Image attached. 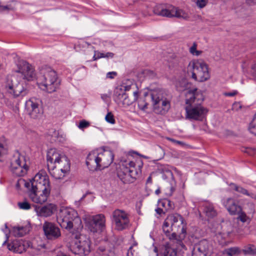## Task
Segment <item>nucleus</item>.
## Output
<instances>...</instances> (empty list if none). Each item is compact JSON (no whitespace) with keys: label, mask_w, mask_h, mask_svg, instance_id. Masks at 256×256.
Masks as SVG:
<instances>
[{"label":"nucleus","mask_w":256,"mask_h":256,"mask_svg":"<svg viewBox=\"0 0 256 256\" xmlns=\"http://www.w3.org/2000/svg\"><path fill=\"white\" fill-rule=\"evenodd\" d=\"M21 184L30 189L29 196L34 202L42 204L47 200L50 194V186L48 176L46 174L38 173L32 180L29 182L20 179L16 186Z\"/></svg>","instance_id":"obj_1"},{"label":"nucleus","mask_w":256,"mask_h":256,"mask_svg":"<svg viewBox=\"0 0 256 256\" xmlns=\"http://www.w3.org/2000/svg\"><path fill=\"white\" fill-rule=\"evenodd\" d=\"M185 108L187 119L191 120L202 121L205 118L208 110L202 106L204 97L196 88L188 90L186 93Z\"/></svg>","instance_id":"obj_2"},{"label":"nucleus","mask_w":256,"mask_h":256,"mask_svg":"<svg viewBox=\"0 0 256 256\" xmlns=\"http://www.w3.org/2000/svg\"><path fill=\"white\" fill-rule=\"evenodd\" d=\"M37 84L42 90L52 93L58 88L60 82L56 72L51 68L44 66L36 76Z\"/></svg>","instance_id":"obj_3"},{"label":"nucleus","mask_w":256,"mask_h":256,"mask_svg":"<svg viewBox=\"0 0 256 256\" xmlns=\"http://www.w3.org/2000/svg\"><path fill=\"white\" fill-rule=\"evenodd\" d=\"M57 220L62 228L66 230H70L74 228L79 230L83 228L81 219L77 212L71 208L61 207Z\"/></svg>","instance_id":"obj_4"},{"label":"nucleus","mask_w":256,"mask_h":256,"mask_svg":"<svg viewBox=\"0 0 256 256\" xmlns=\"http://www.w3.org/2000/svg\"><path fill=\"white\" fill-rule=\"evenodd\" d=\"M186 222L184 218L180 214L176 213L169 214L164 222L162 230L166 234H169L172 232V236L177 234H185L186 231Z\"/></svg>","instance_id":"obj_5"},{"label":"nucleus","mask_w":256,"mask_h":256,"mask_svg":"<svg viewBox=\"0 0 256 256\" xmlns=\"http://www.w3.org/2000/svg\"><path fill=\"white\" fill-rule=\"evenodd\" d=\"M68 246L72 253L80 256H86L91 251L92 242L89 237L80 234L76 236L75 239L72 240Z\"/></svg>","instance_id":"obj_6"},{"label":"nucleus","mask_w":256,"mask_h":256,"mask_svg":"<svg viewBox=\"0 0 256 256\" xmlns=\"http://www.w3.org/2000/svg\"><path fill=\"white\" fill-rule=\"evenodd\" d=\"M188 72L196 81L203 82L210 78L208 65L197 60L190 61L187 68Z\"/></svg>","instance_id":"obj_7"},{"label":"nucleus","mask_w":256,"mask_h":256,"mask_svg":"<svg viewBox=\"0 0 256 256\" xmlns=\"http://www.w3.org/2000/svg\"><path fill=\"white\" fill-rule=\"evenodd\" d=\"M135 166L136 164L132 161L120 166V170L118 172V176L124 183L132 182L136 176L141 174L142 162H140L138 164V169H136Z\"/></svg>","instance_id":"obj_8"},{"label":"nucleus","mask_w":256,"mask_h":256,"mask_svg":"<svg viewBox=\"0 0 256 256\" xmlns=\"http://www.w3.org/2000/svg\"><path fill=\"white\" fill-rule=\"evenodd\" d=\"M5 88L7 93L14 98L24 96L28 92L26 84L18 82L14 76L7 78Z\"/></svg>","instance_id":"obj_9"},{"label":"nucleus","mask_w":256,"mask_h":256,"mask_svg":"<svg viewBox=\"0 0 256 256\" xmlns=\"http://www.w3.org/2000/svg\"><path fill=\"white\" fill-rule=\"evenodd\" d=\"M154 14L167 18L176 17L187 20L189 18L188 14L183 10L179 9L172 5H158L154 8Z\"/></svg>","instance_id":"obj_10"},{"label":"nucleus","mask_w":256,"mask_h":256,"mask_svg":"<svg viewBox=\"0 0 256 256\" xmlns=\"http://www.w3.org/2000/svg\"><path fill=\"white\" fill-rule=\"evenodd\" d=\"M154 110L156 113L166 114L170 107V101L164 98L161 92L154 91L151 94Z\"/></svg>","instance_id":"obj_11"},{"label":"nucleus","mask_w":256,"mask_h":256,"mask_svg":"<svg viewBox=\"0 0 256 256\" xmlns=\"http://www.w3.org/2000/svg\"><path fill=\"white\" fill-rule=\"evenodd\" d=\"M28 168L25 156L18 153L11 162L10 168L12 172L18 176H23L26 174Z\"/></svg>","instance_id":"obj_12"},{"label":"nucleus","mask_w":256,"mask_h":256,"mask_svg":"<svg viewBox=\"0 0 256 256\" xmlns=\"http://www.w3.org/2000/svg\"><path fill=\"white\" fill-rule=\"evenodd\" d=\"M106 218L102 214L90 216L86 221V226L92 232H102L105 228Z\"/></svg>","instance_id":"obj_13"},{"label":"nucleus","mask_w":256,"mask_h":256,"mask_svg":"<svg viewBox=\"0 0 256 256\" xmlns=\"http://www.w3.org/2000/svg\"><path fill=\"white\" fill-rule=\"evenodd\" d=\"M41 100L35 98H32L25 102V110L31 118H38L42 114L40 107Z\"/></svg>","instance_id":"obj_14"},{"label":"nucleus","mask_w":256,"mask_h":256,"mask_svg":"<svg viewBox=\"0 0 256 256\" xmlns=\"http://www.w3.org/2000/svg\"><path fill=\"white\" fill-rule=\"evenodd\" d=\"M112 216L117 230H122L128 226L130 220L128 214L124 211L116 210L113 212Z\"/></svg>","instance_id":"obj_15"},{"label":"nucleus","mask_w":256,"mask_h":256,"mask_svg":"<svg viewBox=\"0 0 256 256\" xmlns=\"http://www.w3.org/2000/svg\"><path fill=\"white\" fill-rule=\"evenodd\" d=\"M211 246L206 240H200L194 245L192 256H210Z\"/></svg>","instance_id":"obj_16"},{"label":"nucleus","mask_w":256,"mask_h":256,"mask_svg":"<svg viewBox=\"0 0 256 256\" xmlns=\"http://www.w3.org/2000/svg\"><path fill=\"white\" fill-rule=\"evenodd\" d=\"M43 230L46 238L49 240L58 238L60 236V228L50 222H45L43 225Z\"/></svg>","instance_id":"obj_17"},{"label":"nucleus","mask_w":256,"mask_h":256,"mask_svg":"<svg viewBox=\"0 0 256 256\" xmlns=\"http://www.w3.org/2000/svg\"><path fill=\"white\" fill-rule=\"evenodd\" d=\"M222 204L231 215H236L242 210V208L232 198H224Z\"/></svg>","instance_id":"obj_18"},{"label":"nucleus","mask_w":256,"mask_h":256,"mask_svg":"<svg viewBox=\"0 0 256 256\" xmlns=\"http://www.w3.org/2000/svg\"><path fill=\"white\" fill-rule=\"evenodd\" d=\"M18 72L22 74L24 79L31 80L35 76L34 68L28 62H24L20 64Z\"/></svg>","instance_id":"obj_19"},{"label":"nucleus","mask_w":256,"mask_h":256,"mask_svg":"<svg viewBox=\"0 0 256 256\" xmlns=\"http://www.w3.org/2000/svg\"><path fill=\"white\" fill-rule=\"evenodd\" d=\"M62 156L59 154L55 149L50 150L47 153V166L48 169L56 167Z\"/></svg>","instance_id":"obj_20"},{"label":"nucleus","mask_w":256,"mask_h":256,"mask_svg":"<svg viewBox=\"0 0 256 256\" xmlns=\"http://www.w3.org/2000/svg\"><path fill=\"white\" fill-rule=\"evenodd\" d=\"M98 154L100 170L108 168L114 160V155L111 151L104 152Z\"/></svg>","instance_id":"obj_21"},{"label":"nucleus","mask_w":256,"mask_h":256,"mask_svg":"<svg viewBox=\"0 0 256 256\" xmlns=\"http://www.w3.org/2000/svg\"><path fill=\"white\" fill-rule=\"evenodd\" d=\"M86 164L90 170H100L99 154L96 152H92L88 156Z\"/></svg>","instance_id":"obj_22"},{"label":"nucleus","mask_w":256,"mask_h":256,"mask_svg":"<svg viewBox=\"0 0 256 256\" xmlns=\"http://www.w3.org/2000/svg\"><path fill=\"white\" fill-rule=\"evenodd\" d=\"M8 248L14 252L22 254L26 250L27 245L22 240H14L12 242L8 244Z\"/></svg>","instance_id":"obj_23"},{"label":"nucleus","mask_w":256,"mask_h":256,"mask_svg":"<svg viewBox=\"0 0 256 256\" xmlns=\"http://www.w3.org/2000/svg\"><path fill=\"white\" fill-rule=\"evenodd\" d=\"M36 212L39 216L48 217L54 213L56 210L55 205L50 204L42 207L36 208Z\"/></svg>","instance_id":"obj_24"},{"label":"nucleus","mask_w":256,"mask_h":256,"mask_svg":"<svg viewBox=\"0 0 256 256\" xmlns=\"http://www.w3.org/2000/svg\"><path fill=\"white\" fill-rule=\"evenodd\" d=\"M59 170L63 173L66 174L70 170V162L68 158L62 156L59 162L57 164Z\"/></svg>","instance_id":"obj_25"},{"label":"nucleus","mask_w":256,"mask_h":256,"mask_svg":"<svg viewBox=\"0 0 256 256\" xmlns=\"http://www.w3.org/2000/svg\"><path fill=\"white\" fill-rule=\"evenodd\" d=\"M30 230L28 226H14L12 233L15 236L22 237L28 234Z\"/></svg>","instance_id":"obj_26"},{"label":"nucleus","mask_w":256,"mask_h":256,"mask_svg":"<svg viewBox=\"0 0 256 256\" xmlns=\"http://www.w3.org/2000/svg\"><path fill=\"white\" fill-rule=\"evenodd\" d=\"M204 211L206 216L210 218H212L217 215V212L212 204H206L204 206Z\"/></svg>","instance_id":"obj_27"},{"label":"nucleus","mask_w":256,"mask_h":256,"mask_svg":"<svg viewBox=\"0 0 256 256\" xmlns=\"http://www.w3.org/2000/svg\"><path fill=\"white\" fill-rule=\"evenodd\" d=\"M241 252L242 250L238 247L234 246L224 250L222 254L224 256H238Z\"/></svg>","instance_id":"obj_28"},{"label":"nucleus","mask_w":256,"mask_h":256,"mask_svg":"<svg viewBox=\"0 0 256 256\" xmlns=\"http://www.w3.org/2000/svg\"><path fill=\"white\" fill-rule=\"evenodd\" d=\"M242 252L244 255L256 256V246L253 244H248L244 246Z\"/></svg>","instance_id":"obj_29"},{"label":"nucleus","mask_w":256,"mask_h":256,"mask_svg":"<svg viewBox=\"0 0 256 256\" xmlns=\"http://www.w3.org/2000/svg\"><path fill=\"white\" fill-rule=\"evenodd\" d=\"M99 256H114V251L112 249H106L104 246H100L96 250Z\"/></svg>","instance_id":"obj_30"},{"label":"nucleus","mask_w":256,"mask_h":256,"mask_svg":"<svg viewBox=\"0 0 256 256\" xmlns=\"http://www.w3.org/2000/svg\"><path fill=\"white\" fill-rule=\"evenodd\" d=\"M120 92H119L118 90L116 92L114 100L118 104L122 105L123 102H124V100L126 98L128 94L122 92L121 90Z\"/></svg>","instance_id":"obj_31"},{"label":"nucleus","mask_w":256,"mask_h":256,"mask_svg":"<svg viewBox=\"0 0 256 256\" xmlns=\"http://www.w3.org/2000/svg\"><path fill=\"white\" fill-rule=\"evenodd\" d=\"M232 185L234 186V188L236 191L241 194H244L248 196H249L252 198L256 199V195L254 194L248 192L246 189L241 186H238L236 184H232Z\"/></svg>","instance_id":"obj_32"},{"label":"nucleus","mask_w":256,"mask_h":256,"mask_svg":"<svg viewBox=\"0 0 256 256\" xmlns=\"http://www.w3.org/2000/svg\"><path fill=\"white\" fill-rule=\"evenodd\" d=\"M163 256H178L177 255V250L168 245H166L163 252Z\"/></svg>","instance_id":"obj_33"},{"label":"nucleus","mask_w":256,"mask_h":256,"mask_svg":"<svg viewBox=\"0 0 256 256\" xmlns=\"http://www.w3.org/2000/svg\"><path fill=\"white\" fill-rule=\"evenodd\" d=\"M158 204L160 206H162L165 208V211L166 212L168 208H172L173 207L171 204V202L170 200L168 199L164 200L162 201H160L158 202Z\"/></svg>","instance_id":"obj_34"},{"label":"nucleus","mask_w":256,"mask_h":256,"mask_svg":"<svg viewBox=\"0 0 256 256\" xmlns=\"http://www.w3.org/2000/svg\"><path fill=\"white\" fill-rule=\"evenodd\" d=\"M197 44L196 42H193L192 46L190 48V52L196 56H198L202 54V51L196 50Z\"/></svg>","instance_id":"obj_35"},{"label":"nucleus","mask_w":256,"mask_h":256,"mask_svg":"<svg viewBox=\"0 0 256 256\" xmlns=\"http://www.w3.org/2000/svg\"><path fill=\"white\" fill-rule=\"evenodd\" d=\"M16 9V6L13 4H10L6 6L0 4V12L13 11Z\"/></svg>","instance_id":"obj_36"},{"label":"nucleus","mask_w":256,"mask_h":256,"mask_svg":"<svg viewBox=\"0 0 256 256\" xmlns=\"http://www.w3.org/2000/svg\"><path fill=\"white\" fill-rule=\"evenodd\" d=\"M249 130L251 133L256 135V114L250 124Z\"/></svg>","instance_id":"obj_37"},{"label":"nucleus","mask_w":256,"mask_h":256,"mask_svg":"<svg viewBox=\"0 0 256 256\" xmlns=\"http://www.w3.org/2000/svg\"><path fill=\"white\" fill-rule=\"evenodd\" d=\"M18 206L20 209L24 210H28L31 208L30 204L27 201L18 202Z\"/></svg>","instance_id":"obj_38"},{"label":"nucleus","mask_w":256,"mask_h":256,"mask_svg":"<svg viewBox=\"0 0 256 256\" xmlns=\"http://www.w3.org/2000/svg\"><path fill=\"white\" fill-rule=\"evenodd\" d=\"M236 214H238V220L242 222H245L248 220V216L245 212L242 211V210L240 212H238Z\"/></svg>","instance_id":"obj_39"},{"label":"nucleus","mask_w":256,"mask_h":256,"mask_svg":"<svg viewBox=\"0 0 256 256\" xmlns=\"http://www.w3.org/2000/svg\"><path fill=\"white\" fill-rule=\"evenodd\" d=\"M106 120L111 124H114L116 122V120L114 118V115L111 112H108L105 117Z\"/></svg>","instance_id":"obj_40"},{"label":"nucleus","mask_w":256,"mask_h":256,"mask_svg":"<svg viewBox=\"0 0 256 256\" xmlns=\"http://www.w3.org/2000/svg\"><path fill=\"white\" fill-rule=\"evenodd\" d=\"M134 100H131L129 98L128 95L126 96V98L124 100V102H123L122 106L124 107H126L130 106Z\"/></svg>","instance_id":"obj_41"},{"label":"nucleus","mask_w":256,"mask_h":256,"mask_svg":"<svg viewBox=\"0 0 256 256\" xmlns=\"http://www.w3.org/2000/svg\"><path fill=\"white\" fill-rule=\"evenodd\" d=\"M89 126H90V123L88 122H87L85 120H82L80 122L79 125H78V128L80 129H82V128H86L88 127Z\"/></svg>","instance_id":"obj_42"},{"label":"nucleus","mask_w":256,"mask_h":256,"mask_svg":"<svg viewBox=\"0 0 256 256\" xmlns=\"http://www.w3.org/2000/svg\"><path fill=\"white\" fill-rule=\"evenodd\" d=\"M208 2V0H197L196 4L200 8H202L204 7Z\"/></svg>","instance_id":"obj_43"},{"label":"nucleus","mask_w":256,"mask_h":256,"mask_svg":"<svg viewBox=\"0 0 256 256\" xmlns=\"http://www.w3.org/2000/svg\"><path fill=\"white\" fill-rule=\"evenodd\" d=\"M117 73L115 72H108L106 74V78H114L116 76Z\"/></svg>","instance_id":"obj_44"},{"label":"nucleus","mask_w":256,"mask_h":256,"mask_svg":"<svg viewBox=\"0 0 256 256\" xmlns=\"http://www.w3.org/2000/svg\"><path fill=\"white\" fill-rule=\"evenodd\" d=\"M114 56V54L111 52H108L106 53H104V58H113Z\"/></svg>","instance_id":"obj_45"},{"label":"nucleus","mask_w":256,"mask_h":256,"mask_svg":"<svg viewBox=\"0 0 256 256\" xmlns=\"http://www.w3.org/2000/svg\"><path fill=\"white\" fill-rule=\"evenodd\" d=\"M237 94L238 92L236 90H234L232 92H225L224 95L227 96H233L236 95Z\"/></svg>","instance_id":"obj_46"},{"label":"nucleus","mask_w":256,"mask_h":256,"mask_svg":"<svg viewBox=\"0 0 256 256\" xmlns=\"http://www.w3.org/2000/svg\"><path fill=\"white\" fill-rule=\"evenodd\" d=\"M242 106H240V104L239 102H234L232 104V109L236 110H238L239 109L241 108Z\"/></svg>","instance_id":"obj_47"},{"label":"nucleus","mask_w":256,"mask_h":256,"mask_svg":"<svg viewBox=\"0 0 256 256\" xmlns=\"http://www.w3.org/2000/svg\"><path fill=\"white\" fill-rule=\"evenodd\" d=\"M155 211L156 212L160 214V215H161L162 214H164L166 213V211L164 210L163 208H157L156 210H155Z\"/></svg>","instance_id":"obj_48"},{"label":"nucleus","mask_w":256,"mask_h":256,"mask_svg":"<svg viewBox=\"0 0 256 256\" xmlns=\"http://www.w3.org/2000/svg\"><path fill=\"white\" fill-rule=\"evenodd\" d=\"M252 74L253 76L256 78V63L252 67Z\"/></svg>","instance_id":"obj_49"},{"label":"nucleus","mask_w":256,"mask_h":256,"mask_svg":"<svg viewBox=\"0 0 256 256\" xmlns=\"http://www.w3.org/2000/svg\"><path fill=\"white\" fill-rule=\"evenodd\" d=\"M101 98L103 100L106 102L108 98H109V96L106 94H102Z\"/></svg>","instance_id":"obj_50"},{"label":"nucleus","mask_w":256,"mask_h":256,"mask_svg":"<svg viewBox=\"0 0 256 256\" xmlns=\"http://www.w3.org/2000/svg\"><path fill=\"white\" fill-rule=\"evenodd\" d=\"M132 248H133L132 246H131L130 247L129 249L128 250L127 256H134L132 251Z\"/></svg>","instance_id":"obj_51"},{"label":"nucleus","mask_w":256,"mask_h":256,"mask_svg":"<svg viewBox=\"0 0 256 256\" xmlns=\"http://www.w3.org/2000/svg\"><path fill=\"white\" fill-rule=\"evenodd\" d=\"M166 173L168 177L173 178L172 172L170 170H166Z\"/></svg>","instance_id":"obj_52"},{"label":"nucleus","mask_w":256,"mask_h":256,"mask_svg":"<svg viewBox=\"0 0 256 256\" xmlns=\"http://www.w3.org/2000/svg\"><path fill=\"white\" fill-rule=\"evenodd\" d=\"M96 54H98V58H104V53L98 51H96Z\"/></svg>","instance_id":"obj_53"},{"label":"nucleus","mask_w":256,"mask_h":256,"mask_svg":"<svg viewBox=\"0 0 256 256\" xmlns=\"http://www.w3.org/2000/svg\"><path fill=\"white\" fill-rule=\"evenodd\" d=\"M246 2L250 4H256V0H246Z\"/></svg>","instance_id":"obj_54"},{"label":"nucleus","mask_w":256,"mask_h":256,"mask_svg":"<svg viewBox=\"0 0 256 256\" xmlns=\"http://www.w3.org/2000/svg\"><path fill=\"white\" fill-rule=\"evenodd\" d=\"M133 94H134V98L133 100L134 101H135L138 98V92H134Z\"/></svg>","instance_id":"obj_55"},{"label":"nucleus","mask_w":256,"mask_h":256,"mask_svg":"<svg viewBox=\"0 0 256 256\" xmlns=\"http://www.w3.org/2000/svg\"><path fill=\"white\" fill-rule=\"evenodd\" d=\"M96 51H94V54L92 57L93 60H97L99 59L98 58V54H96Z\"/></svg>","instance_id":"obj_56"},{"label":"nucleus","mask_w":256,"mask_h":256,"mask_svg":"<svg viewBox=\"0 0 256 256\" xmlns=\"http://www.w3.org/2000/svg\"><path fill=\"white\" fill-rule=\"evenodd\" d=\"M138 107L140 109L144 110L145 108H147V104H145L143 106H141V105L138 104Z\"/></svg>","instance_id":"obj_57"},{"label":"nucleus","mask_w":256,"mask_h":256,"mask_svg":"<svg viewBox=\"0 0 256 256\" xmlns=\"http://www.w3.org/2000/svg\"><path fill=\"white\" fill-rule=\"evenodd\" d=\"M170 192L169 194V195L171 196L172 194V192L174 191L175 188H174V187L171 186L170 188Z\"/></svg>","instance_id":"obj_58"},{"label":"nucleus","mask_w":256,"mask_h":256,"mask_svg":"<svg viewBox=\"0 0 256 256\" xmlns=\"http://www.w3.org/2000/svg\"><path fill=\"white\" fill-rule=\"evenodd\" d=\"M167 139H168V140H169L170 141L172 142H174V143H175V142H176V140H174V139H173V138H167Z\"/></svg>","instance_id":"obj_59"},{"label":"nucleus","mask_w":256,"mask_h":256,"mask_svg":"<svg viewBox=\"0 0 256 256\" xmlns=\"http://www.w3.org/2000/svg\"><path fill=\"white\" fill-rule=\"evenodd\" d=\"M160 192V188H158L157 189L156 192H155V194H159Z\"/></svg>","instance_id":"obj_60"},{"label":"nucleus","mask_w":256,"mask_h":256,"mask_svg":"<svg viewBox=\"0 0 256 256\" xmlns=\"http://www.w3.org/2000/svg\"><path fill=\"white\" fill-rule=\"evenodd\" d=\"M4 148V145L3 144L0 142V149L2 150Z\"/></svg>","instance_id":"obj_61"},{"label":"nucleus","mask_w":256,"mask_h":256,"mask_svg":"<svg viewBox=\"0 0 256 256\" xmlns=\"http://www.w3.org/2000/svg\"><path fill=\"white\" fill-rule=\"evenodd\" d=\"M175 143L178 144H182V142L178 140H176Z\"/></svg>","instance_id":"obj_62"},{"label":"nucleus","mask_w":256,"mask_h":256,"mask_svg":"<svg viewBox=\"0 0 256 256\" xmlns=\"http://www.w3.org/2000/svg\"><path fill=\"white\" fill-rule=\"evenodd\" d=\"M174 65H177L178 64V60L176 58L174 60Z\"/></svg>","instance_id":"obj_63"},{"label":"nucleus","mask_w":256,"mask_h":256,"mask_svg":"<svg viewBox=\"0 0 256 256\" xmlns=\"http://www.w3.org/2000/svg\"><path fill=\"white\" fill-rule=\"evenodd\" d=\"M154 251L156 253V256H158V249L156 247L154 248Z\"/></svg>","instance_id":"obj_64"}]
</instances>
